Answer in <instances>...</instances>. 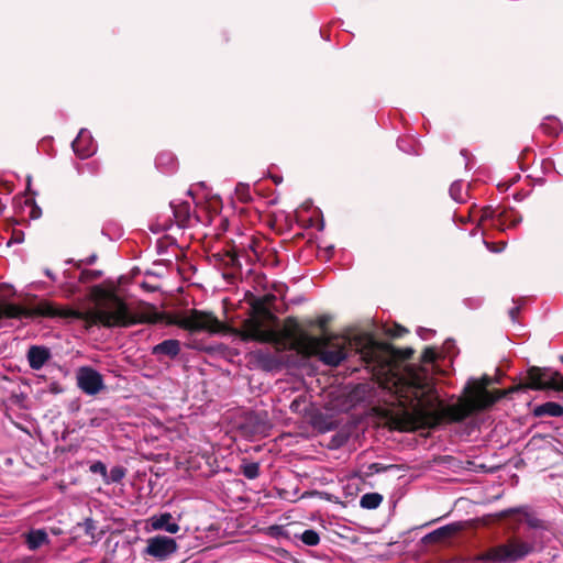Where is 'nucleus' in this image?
Wrapping results in <instances>:
<instances>
[{
	"instance_id": "obj_35",
	"label": "nucleus",
	"mask_w": 563,
	"mask_h": 563,
	"mask_svg": "<svg viewBox=\"0 0 563 563\" xmlns=\"http://www.w3.org/2000/svg\"><path fill=\"white\" fill-rule=\"evenodd\" d=\"M271 534L277 538H284L287 540L291 539V533L289 529L283 527V526H273L269 528Z\"/></svg>"
},
{
	"instance_id": "obj_46",
	"label": "nucleus",
	"mask_w": 563,
	"mask_h": 563,
	"mask_svg": "<svg viewBox=\"0 0 563 563\" xmlns=\"http://www.w3.org/2000/svg\"><path fill=\"white\" fill-rule=\"evenodd\" d=\"M256 245H257V242L255 240H252L251 243L249 244V247L253 251L255 256H257V252L255 249Z\"/></svg>"
},
{
	"instance_id": "obj_38",
	"label": "nucleus",
	"mask_w": 563,
	"mask_h": 563,
	"mask_svg": "<svg viewBox=\"0 0 563 563\" xmlns=\"http://www.w3.org/2000/svg\"><path fill=\"white\" fill-rule=\"evenodd\" d=\"M387 333L391 338H400V336L405 335L406 333H408V330L400 324H395L393 328L388 329Z\"/></svg>"
},
{
	"instance_id": "obj_45",
	"label": "nucleus",
	"mask_w": 563,
	"mask_h": 563,
	"mask_svg": "<svg viewBox=\"0 0 563 563\" xmlns=\"http://www.w3.org/2000/svg\"><path fill=\"white\" fill-rule=\"evenodd\" d=\"M97 260V255H90L89 257H87L86 260H84L82 262L87 265H91L96 262Z\"/></svg>"
},
{
	"instance_id": "obj_43",
	"label": "nucleus",
	"mask_w": 563,
	"mask_h": 563,
	"mask_svg": "<svg viewBox=\"0 0 563 563\" xmlns=\"http://www.w3.org/2000/svg\"><path fill=\"white\" fill-rule=\"evenodd\" d=\"M12 241L15 242V243H21L23 241V232L22 231L14 232L12 239L9 242V244Z\"/></svg>"
},
{
	"instance_id": "obj_49",
	"label": "nucleus",
	"mask_w": 563,
	"mask_h": 563,
	"mask_svg": "<svg viewBox=\"0 0 563 563\" xmlns=\"http://www.w3.org/2000/svg\"><path fill=\"white\" fill-rule=\"evenodd\" d=\"M456 187V185H452L450 188V194L454 199H456L455 194H457Z\"/></svg>"
},
{
	"instance_id": "obj_30",
	"label": "nucleus",
	"mask_w": 563,
	"mask_h": 563,
	"mask_svg": "<svg viewBox=\"0 0 563 563\" xmlns=\"http://www.w3.org/2000/svg\"><path fill=\"white\" fill-rule=\"evenodd\" d=\"M501 207L494 208L493 206H485L481 209L479 221L492 220L493 224L496 222V214L500 211Z\"/></svg>"
},
{
	"instance_id": "obj_37",
	"label": "nucleus",
	"mask_w": 563,
	"mask_h": 563,
	"mask_svg": "<svg viewBox=\"0 0 563 563\" xmlns=\"http://www.w3.org/2000/svg\"><path fill=\"white\" fill-rule=\"evenodd\" d=\"M393 467H394V465H384L380 463H372L367 467L368 471L366 472V475L371 476L373 474L383 473Z\"/></svg>"
},
{
	"instance_id": "obj_27",
	"label": "nucleus",
	"mask_w": 563,
	"mask_h": 563,
	"mask_svg": "<svg viewBox=\"0 0 563 563\" xmlns=\"http://www.w3.org/2000/svg\"><path fill=\"white\" fill-rule=\"evenodd\" d=\"M241 473L247 479H255L260 476V463L257 462H247L242 463L240 466Z\"/></svg>"
},
{
	"instance_id": "obj_47",
	"label": "nucleus",
	"mask_w": 563,
	"mask_h": 563,
	"mask_svg": "<svg viewBox=\"0 0 563 563\" xmlns=\"http://www.w3.org/2000/svg\"><path fill=\"white\" fill-rule=\"evenodd\" d=\"M271 178H272V180H273L276 185H278V184H280V183L283 181V177H282V176L272 175V176H271Z\"/></svg>"
},
{
	"instance_id": "obj_12",
	"label": "nucleus",
	"mask_w": 563,
	"mask_h": 563,
	"mask_svg": "<svg viewBox=\"0 0 563 563\" xmlns=\"http://www.w3.org/2000/svg\"><path fill=\"white\" fill-rule=\"evenodd\" d=\"M178 547L175 539L167 536H155L147 539V545L144 554L157 560H165L177 551Z\"/></svg>"
},
{
	"instance_id": "obj_26",
	"label": "nucleus",
	"mask_w": 563,
	"mask_h": 563,
	"mask_svg": "<svg viewBox=\"0 0 563 563\" xmlns=\"http://www.w3.org/2000/svg\"><path fill=\"white\" fill-rule=\"evenodd\" d=\"M330 322V317L329 316H320L318 317L317 319L312 320V319H309V320H306L303 323H300L303 328L305 327H318L321 331H322V334L321 335H331L330 333H328V324Z\"/></svg>"
},
{
	"instance_id": "obj_11",
	"label": "nucleus",
	"mask_w": 563,
	"mask_h": 563,
	"mask_svg": "<svg viewBox=\"0 0 563 563\" xmlns=\"http://www.w3.org/2000/svg\"><path fill=\"white\" fill-rule=\"evenodd\" d=\"M77 386L87 395L93 396L106 388L103 376L90 366L77 371Z\"/></svg>"
},
{
	"instance_id": "obj_15",
	"label": "nucleus",
	"mask_w": 563,
	"mask_h": 563,
	"mask_svg": "<svg viewBox=\"0 0 563 563\" xmlns=\"http://www.w3.org/2000/svg\"><path fill=\"white\" fill-rule=\"evenodd\" d=\"M51 351L43 345H32L27 351V361L32 369L38 371L51 358Z\"/></svg>"
},
{
	"instance_id": "obj_28",
	"label": "nucleus",
	"mask_w": 563,
	"mask_h": 563,
	"mask_svg": "<svg viewBox=\"0 0 563 563\" xmlns=\"http://www.w3.org/2000/svg\"><path fill=\"white\" fill-rule=\"evenodd\" d=\"M295 537H298L297 533L294 534ZM300 540L309 547H316L320 542V536L319 533L313 529H307L305 530L300 536Z\"/></svg>"
},
{
	"instance_id": "obj_24",
	"label": "nucleus",
	"mask_w": 563,
	"mask_h": 563,
	"mask_svg": "<svg viewBox=\"0 0 563 563\" xmlns=\"http://www.w3.org/2000/svg\"><path fill=\"white\" fill-rule=\"evenodd\" d=\"M457 531V527L455 525H446L435 529L434 531L428 533L423 540L429 543L441 542L444 539L450 538Z\"/></svg>"
},
{
	"instance_id": "obj_42",
	"label": "nucleus",
	"mask_w": 563,
	"mask_h": 563,
	"mask_svg": "<svg viewBox=\"0 0 563 563\" xmlns=\"http://www.w3.org/2000/svg\"><path fill=\"white\" fill-rule=\"evenodd\" d=\"M77 313H82V311L75 310V309H68L62 316L66 317V318H74V319H76V314Z\"/></svg>"
},
{
	"instance_id": "obj_29",
	"label": "nucleus",
	"mask_w": 563,
	"mask_h": 563,
	"mask_svg": "<svg viewBox=\"0 0 563 563\" xmlns=\"http://www.w3.org/2000/svg\"><path fill=\"white\" fill-rule=\"evenodd\" d=\"M79 527H81L84 529L85 533L87 536H89L92 540L99 539V534L102 533V531L97 533V529H98L97 523L91 518L85 519V521L82 523H79Z\"/></svg>"
},
{
	"instance_id": "obj_10",
	"label": "nucleus",
	"mask_w": 563,
	"mask_h": 563,
	"mask_svg": "<svg viewBox=\"0 0 563 563\" xmlns=\"http://www.w3.org/2000/svg\"><path fill=\"white\" fill-rule=\"evenodd\" d=\"M241 256H245L247 261H251L250 255L245 251L241 252L235 245L212 254L214 262L223 266V277L228 280H234L241 274Z\"/></svg>"
},
{
	"instance_id": "obj_4",
	"label": "nucleus",
	"mask_w": 563,
	"mask_h": 563,
	"mask_svg": "<svg viewBox=\"0 0 563 563\" xmlns=\"http://www.w3.org/2000/svg\"><path fill=\"white\" fill-rule=\"evenodd\" d=\"M101 311L104 313V328H128L140 323H154L162 319L156 313V308L148 305L145 311L133 313L128 303L118 295L107 292L103 301L100 302Z\"/></svg>"
},
{
	"instance_id": "obj_7",
	"label": "nucleus",
	"mask_w": 563,
	"mask_h": 563,
	"mask_svg": "<svg viewBox=\"0 0 563 563\" xmlns=\"http://www.w3.org/2000/svg\"><path fill=\"white\" fill-rule=\"evenodd\" d=\"M435 360H437L435 349L431 347V346H427L423 350L421 357H420L421 365H415V364L407 365L402 369V372L393 374L391 377L386 382V388H388L396 396L398 404H399V406L397 408H380L378 411V415L385 421V424L388 428H389V422L385 415L386 412H388V411L400 412L402 410L413 411L415 406H416V404L413 401H411L409 397H406V396L401 395L402 393L398 391L397 386H396V379L402 377L409 368L416 367V368L426 369L428 372V375H429L431 382H433V378L430 375V371L424 365L433 364ZM432 385L434 386V383H432Z\"/></svg>"
},
{
	"instance_id": "obj_9",
	"label": "nucleus",
	"mask_w": 563,
	"mask_h": 563,
	"mask_svg": "<svg viewBox=\"0 0 563 563\" xmlns=\"http://www.w3.org/2000/svg\"><path fill=\"white\" fill-rule=\"evenodd\" d=\"M527 389L563 391V376L559 372H552L547 367L531 366L527 371L526 382L508 388L510 394Z\"/></svg>"
},
{
	"instance_id": "obj_2",
	"label": "nucleus",
	"mask_w": 563,
	"mask_h": 563,
	"mask_svg": "<svg viewBox=\"0 0 563 563\" xmlns=\"http://www.w3.org/2000/svg\"><path fill=\"white\" fill-rule=\"evenodd\" d=\"M274 299V295H265L260 298H254L251 302L250 316L243 320L241 328H232L221 322L223 329L220 333L236 335L244 342L256 341L261 343H272L276 352H286L287 343L291 338L286 336L285 330L287 328L288 320L297 318L287 317L284 320L283 328L280 330L267 328L266 324L276 319L268 308V305Z\"/></svg>"
},
{
	"instance_id": "obj_21",
	"label": "nucleus",
	"mask_w": 563,
	"mask_h": 563,
	"mask_svg": "<svg viewBox=\"0 0 563 563\" xmlns=\"http://www.w3.org/2000/svg\"><path fill=\"white\" fill-rule=\"evenodd\" d=\"M532 415L534 417L541 418V417H561L563 416V406L554 402V401H548L542 405H538L532 409Z\"/></svg>"
},
{
	"instance_id": "obj_3",
	"label": "nucleus",
	"mask_w": 563,
	"mask_h": 563,
	"mask_svg": "<svg viewBox=\"0 0 563 563\" xmlns=\"http://www.w3.org/2000/svg\"><path fill=\"white\" fill-rule=\"evenodd\" d=\"M285 333L291 338L286 351H296L305 358L317 356L323 364L335 367L347 356L345 340L336 335H311L298 319L288 320Z\"/></svg>"
},
{
	"instance_id": "obj_13",
	"label": "nucleus",
	"mask_w": 563,
	"mask_h": 563,
	"mask_svg": "<svg viewBox=\"0 0 563 563\" xmlns=\"http://www.w3.org/2000/svg\"><path fill=\"white\" fill-rule=\"evenodd\" d=\"M35 316L47 317V302L38 303L34 309H27L15 303H2L0 302V319H22L32 318Z\"/></svg>"
},
{
	"instance_id": "obj_48",
	"label": "nucleus",
	"mask_w": 563,
	"mask_h": 563,
	"mask_svg": "<svg viewBox=\"0 0 563 563\" xmlns=\"http://www.w3.org/2000/svg\"><path fill=\"white\" fill-rule=\"evenodd\" d=\"M456 187V185H452L450 188V194L454 199H456L455 194H457Z\"/></svg>"
},
{
	"instance_id": "obj_34",
	"label": "nucleus",
	"mask_w": 563,
	"mask_h": 563,
	"mask_svg": "<svg viewBox=\"0 0 563 563\" xmlns=\"http://www.w3.org/2000/svg\"><path fill=\"white\" fill-rule=\"evenodd\" d=\"M235 192H236L238 199L242 202H249L252 199L251 194H250V188L247 185L239 184Z\"/></svg>"
},
{
	"instance_id": "obj_40",
	"label": "nucleus",
	"mask_w": 563,
	"mask_h": 563,
	"mask_svg": "<svg viewBox=\"0 0 563 563\" xmlns=\"http://www.w3.org/2000/svg\"><path fill=\"white\" fill-rule=\"evenodd\" d=\"M540 128L543 130L544 133L549 134V135H554L556 136L559 134L558 130L556 129H553V128H550L548 124L545 123H542L540 125Z\"/></svg>"
},
{
	"instance_id": "obj_41",
	"label": "nucleus",
	"mask_w": 563,
	"mask_h": 563,
	"mask_svg": "<svg viewBox=\"0 0 563 563\" xmlns=\"http://www.w3.org/2000/svg\"><path fill=\"white\" fill-rule=\"evenodd\" d=\"M13 190V185L11 183L4 181L0 183V192H8L10 194Z\"/></svg>"
},
{
	"instance_id": "obj_25",
	"label": "nucleus",
	"mask_w": 563,
	"mask_h": 563,
	"mask_svg": "<svg viewBox=\"0 0 563 563\" xmlns=\"http://www.w3.org/2000/svg\"><path fill=\"white\" fill-rule=\"evenodd\" d=\"M383 501V496L378 493L364 494L360 499V506L364 509H376Z\"/></svg>"
},
{
	"instance_id": "obj_32",
	"label": "nucleus",
	"mask_w": 563,
	"mask_h": 563,
	"mask_svg": "<svg viewBox=\"0 0 563 563\" xmlns=\"http://www.w3.org/2000/svg\"><path fill=\"white\" fill-rule=\"evenodd\" d=\"M255 356L264 368H272L273 364L275 363V357L271 355L268 352L260 350L255 353Z\"/></svg>"
},
{
	"instance_id": "obj_44",
	"label": "nucleus",
	"mask_w": 563,
	"mask_h": 563,
	"mask_svg": "<svg viewBox=\"0 0 563 563\" xmlns=\"http://www.w3.org/2000/svg\"><path fill=\"white\" fill-rule=\"evenodd\" d=\"M519 312H520V307H512L509 310V316L514 322L517 320V316L519 314Z\"/></svg>"
},
{
	"instance_id": "obj_33",
	"label": "nucleus",
	"mask_w": 563,
	"mask_h": 563,
	"mask_svg": "<svg viewBox=\"0 0 563 563\" xmlns=\"http://www.w3.org/2000/svg\"><path fill=\"white\" fill-rule=\"evenodd\" d=\"M102 275V272L101 271H97V269H84L81 273H80V276H79V280L81 283H89V282H92V280H96L98 278H100Z\"/></svg>"
},
{
	"instance_id": "obj_31",
	"label": "nucleus",
	"mask_w": 563,
	"mask_h": 563,
	"mask_svg": "<svg viewBox=\"0 0 563 563\" xmlns=\"http://www.w3.org/2000/svg\"><path fill=\"white\" fill-rule=\"evenodd\" d=\"M126 474V470L123 466H113L110 470L109 476L107 475V483H120Z\"/></svg>"
},
{
	"instance_id": "obj_19",
	"label": "nucleus",
	"mask_w": 563,
	"mask_h": 563,
	"mask_svg": "<svg viewBox=\"0 0 563 563\" xmlns=\"http://www.w3.org/2000/svg\"><path fill=\"white\" fill-rule=\"evenodd\" d=\"M104 313L101 311V307L99 306L97 309H90L82 311V313H77L76 319L85 321V329L89 330L92 325L101 324L103 327L104 322Z\"/></svg>"
},
{
	"instance_id": "obj_23",
	"label": "nucleus",
	"mask_w": 563,
	"mask_h": 563,
	"mask_svg": "<svg viewBox=\"0 0 563 563\" xmlns=\"http://www.w3.org/2000/svg\"><path fill=\"white\" fill-rule=\"evenodd\" d=\"M511 514H522L525 516V520H526L527 525L530 528H533V529H545V523H544L543 520H541L538 517L529 514L523 508H510V509L504 510V511H501L499 514V517L506 518V517L510 516Z\"/></svg>"
},
{
	"instance_id": "obj_16",
	"label": "nucleus",
	"mask_w": 563,
	"mask_h": 563,
	"mask_svg": "<svg viewBox=\"0 0 563 563\" xmlns=\"http://www.w3.org/2000/svg\"><path fill=\"white\" fill-rule=\"evenodd\" d=\"M521 222V217L514 211L512 209L507 210L501 208L500 211L496 214V222L494 223V228L505 231L510 228L517 227Z\"/></svg>"
},
{
	"instance_id": "obj_8",
	"label": "nucleus",
	"mask_w": 563,
	"mask_h": 563,
	"mask_svg": "<svg viewBox=\"0 0 563 563\" xmlns=\"http://www.w3.org/2000/svg\"><path fill=\"white\" fill-rule=\"evenodd\" d=\"M532 551V544L511 537L506 543L492 547L478 554L475 560L488 563H515L525 559Z\"/></svg>"
},
{
	"instance_id": "obj_39",
	"label": "nucleus",
	"mask_w": 563,
	"mask_h": 563,
	"mask_svg": "<svg viewBox=\"0 0 563 563\" xmlns=\"http://www.w3.org/2000/svg\"><path fill=\"white\" fill-rule=\"evenodd\" d=\"M102 422H103L102 418L93 417V418L89 419L88 426L91 428H99V427H101Z\"/></svg>"
},
{
	"instance_id": "obj_17",
	"label": "nucleus",
	"mask_w": 563,
	"mask_h": 563,
	"mask_svg": "<svg viewBox=\"0 0 563 563\" xmlns=\"http://www.w3.org/2000/svg\"><path fill=\"white\" fill-rule=\"evenodd\" d=\"M173 516L169 512H163L150 518V523L153 530H164L169 533H177L180 527L177 522H172Z\"/></svg>"
},
{
	"instance_id": "obj_22",
	"label": "nucleus",
	"mask_w": 563,
	"mask_h": 563,
	"mask_svg": "<svg viewBox=\"0 0 563 563\" xmlns=\"http://www.w3.org/2000/svg\"><path fill=\"white\" fill-rule=\"evenodd\" d=\"M48 542L49 538L44 529L31 530L25 534V543L32 551L37 550L43 544H47Z\"/></svg>"
},
{
	"instance_id": "obj_1",
	"label": "nucleus",
	"mask_w": 563,
	"mask_h": 563,
	"mask_svg": "<svg viewBox=\"0 0 563 563\" xmlns=\"http://www.w3.org/2000/svg\"><path fill=\"white\" fill-rule=\"evenodd\" d=\"M494 383L488 375L479 379L468 380L465 393L456 404L444 405L437 394L435 387L423 368H409L405 375L396 379V386L401 395L409 397L416 404L413 411L386 412L389 429L400 432H412L418 429H433L443 421L462 422L477 411L485 410L501 398L510 395L507 389L489 391Z\"/></svg>"
},
{
	"instance_id": "obj_14",
	"label": "nucleus",
	"mask_w": 563,
	"mask_h": 563,
	"mask_svg": "<svg viewBox=\"0 0 563 563\" xmlns=\"http://www.w3.org/2000/svg\"><path fill=\"white\" fill-rule=\"evenodd\" d=\"M71 146L79 158H88L96 151L93 139L90 132L86 129H81L79 131L77 137L73 141Z\"/></svg>"
},
{
	"instance_id": "obj_18",
	"label": "nucleus",
	"mask_w": 563,
	"mask_h": 563,
	"mask_svg": "<svg viewBox=\"0 0 563 563\" xmlns=\"http://www.w3.org/2000/svg\"><path fill=\"white\" fill-rule=\"evenodd\" d=\"M180 342L176 339L164 340L163 342L152 347V355L154 356H167L169 358H176L180 353Z\"/></svg>"
},
{
	"instance_id": "obj_20",
	"label": "nucleus",
	"mask_w": 563,
	"mask_h": 563,
	"mask_svg": "<svg viewBox=\"0 0 563 563\" xmlns=\"http://www.w3.org/2000/svg\"><path fill=\"white\" fill-rule=\"evenodd\" d=\"M175 222L179 228H185L190 219V205L187 201L170 202Z\"/></svg>"
},
{
	"instance_id": "obj_36",
	"label": "nucleus",
	"mask_w": 563,
	"mask_h": 563,
	"mask_svg": "<svg viewBox=\"0 0 563 563\" xmlns=\"http://www.w3.org/2000/svg\"><path fill=\"white\" fill-rule=\"evenodd\" d=\"M90 472L93 473V474H100L103 478V481H107V466L103 462L101 461H96L93 462L90 467H89Z\"/></svg>"
},
{
	"instance_id": "obj_5",
	"label": "nucleus",
	"mask_w": 563,
	"mask_h": 563,
	"mask_svg": "<svg viewBox=\"0 0 563 563\" xmlns=\"http://www.w3.org/2000/svg\"><path fill=\"white\" fill-rule=\"evenodd\" d=\"M349 345L360 353L367 364L383 365L389 362H402L411 358L415 351L411 347L398 349L389 342H380L369 333L355 335L349 341Z\"/></svg>"
},
{
	"instance_id": "obj_50",
	"label": "nucleus",
	"mask_w": 563,
	"mask_h": 563,
	"mask_svg": "<svg viewBox=\"0 0 563 563\" xmlns=\"http://www.w3.org/2000/svg\"><path fill=\"white\" fill-rule=\"evenodd\" d=\"M100 563H107V561H106V560H102Z\"/></svg>"
},
{
	"instance_id": "obj_6",
	"label": "nucleus",
	"mask_w": 563,
	"mask_h": 563,
	"mask_svg": "<svg viewBox=\"0 0 563 563\" xmlns=\"http://www.w3.org/2000/svg\"><path fill=\"white\" fill-rule=\"evenodd\" d=\"M156 313L162 319L155 321L153 324L158 322H165L168 325H177L188 332H208L211 334L219 333L223 329L221 321L212 313L198 309H191L187 314H168L164 312Z\"/></svg>"
}]
</instances>
